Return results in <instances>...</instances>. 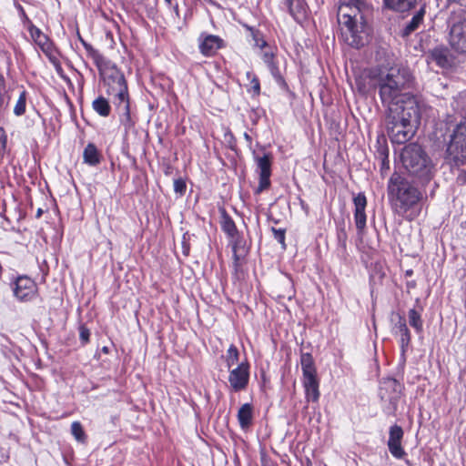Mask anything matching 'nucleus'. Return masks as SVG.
Segmentation results:
<instances>
[{
    "label": "nucleus",
    "mask_w": 466,
    "mask_h": 466,
    "mask_svg": "<svg viewBox=\"0 0 466 466\" xmlns=\"http://www.w3.org/2000/svg\"><path fill=\"white\" fill-rule=\"evenodd\" d=\"M5 77H4V76H3V75L0 73V86L5 87Z\"/></svg>",
    "instance_id": "obj_46"
},
{
    "label": "nucleus",
    "mask_w": 466,
    "mask_h": 466,
    "mask_svg": "<svg viewBox=\"0 0 466 466\" xmlns=\"http://www.w3.org/2000/svg\"><path fill=\"white\" fill-rule=\"evenodd\" d=\"M448 42L455 53L466 51V18L463 15L454 14L451 17Z\"/></svg>",
    "instance_id": "obj_8"
},
{
    "label": "nucleus",
    "mask_w": 466,
    "mask_h": 466,
    "mask_svg": "<svg viewBox=\"0 0 466 466\" xmlns=\"http://www.w3.org/2000/svg\"><path fill=\"white\" fill-rule=\"evenodd\" d=\"M106 79L109 86L108 93L116 96L117 99V102H116V106L122 111L126 116L127 122H128L130 120V106L127 85L124 75L116 66H112L106 75Z\"/></svg>",
    "instance_id": "obj_6"
},
{
    "label": "nucleus",
    "mask_w": 466,
    "mask_h": 466,
    "mask_svg": "<svg viewBox=\"0 0 466 466\" xmlns=\"http://www.w3.org/2000/svg\"><path fill=\"white\" fill-rule=\"evenodd\" d=\"M25 104H26V92L23 91L20 93V96L16 101V104L14 107V114L17 116H20L25 112Z\"/></svg>",
    "instance_id": "obj_32"
},
{
    "label": "nucleus",
    "mask_w": 466,
    "mask_h": 466,
    "mask_svg": "<svg viewBox=\"0 0 466 466\" xmlns=\"http://www.w3.org/2000/svg\"><path fill=\"white\" fill-rule=\"evenodd\" d=\"M79 337L83 343H87L89 341V337H90V332H89L88 329H86L85 327H81Z\"/></svg>",
    "instance_id": "obj_40"
},
{
    "label": "nucleus",
    "mask_w": 466,
    "mask_h": 466,
    "mask_svg": "<svg viewBox=\"0 0 466 466\" xmlns=\"http://www.w3.org/2000/svg\"><path fill=\"white\" fill-rule=\"evenodd\" d=\"M238 420L242 430L250 427L253 420V407L250 403H245L239 408Z\"/></svg>",
    "instance_id": "obj_20"
},
{
    "label": "nucleus",
    "mask_w": 466,
    "mask_h": 466,
    "mask_svg": "<svg viewBox=\"0 0 466 466\" xmlns=\"http://www.w3.org/2000/svg\"><path fill=\"white\" fill-rule=\"evenodd\" d=\"M44 54L48 57V59L50 60L51 63H53L54 65L57 64V59L54 55V45L53 44L49 46L48 53H44Z\"/></svg>",
    "instance_id": "obj_44"
},
{
    "label": "nucleus",
    "mask_w": 466,
    "mask_h": 466,
    "mask_svg": "<svg viewBox=\"0 0 466 466\" xmlns=\"http://www.w3.org/2000/svg\"><path fill=\"white\" fill-rule=\"evenodd\" d=\"M254 159L259 174V182L256 192L260 193L270 186L272 156L270 153H264L262 156L254 155Z\"/></svg>",
    "instance_id": "obj_10"
},
{
    "label": "nucleus",
    "mask_w": 466,
    "mask_h": 466,
    "mask_svg": "<svg viewBox=\"0 0 466 466\" xmlns=\"http://www.w3.org/2000/svg\"><path fill=\"white\" fill-rule=\"evenodd\" d=\"M392 332L395 336L400 337L401 353L404 355L410 342V333L407 327L406 319L400 315H398V320L392 328Z\"/></svg>",
    "instance_id": "obj_15"
},
{
    "label": "nucleus",
    "mask_w": 466,
    "mask_h": 466,
    "mask_svg": "<svg viewBox=\"0 0 466 466\" xmlns=\"http://www.w3.org/2000/svg\"><path fill=\"white\" fill-rule=\"evenodd\" d=\"M428 64L434 63L442 69L451 68L456 65V58L444 46H438L428 51L426 55Z\"/></svg>",
    "instance_id": "obj_9"
},
{
    "label": "nucleus",
    "mask_w": 466,
    "mask_h": 466,
    "mask_svg": "<svg viewBox=\"0 0 466 466\" xmlns=\"http://www.w3.org/2000/svg\"><path fill=\"white\" fill-rule=\"evenodd\" d=\"M41 214H42V210H41V208H39V209L37 210L36 217H37V218H39V217L41 216Z\"/></svg>",
    "instance_id": "obj_48"
},
{
    "label": "nucleus",
    "mask_w": 466,
    "mask_h": 466,
    "mask_svg": "<svg viewBox=\"0 0 466 466\" xmlns=\"http://www.w3.org/2000/svg\"><path fill=\"white\" fill-rule=\"evenodd\" d=\"M412 76L405 67H391L387 73H380L375 86L379 89L381 103L390 111L394 107L402 108L408 98H418L405 92L410 86Z\"/></svg>",
    "instance_id": "obj_1"
},
{
    "label": "nucleus",
    "mask_w": 466,
    "mask_h": 466,
    "mask_svg": "<svg viewBox=\"0 0 466 466\" xmlns=\"http://www.w3.org/2000/svg\"><path fill=\"white\" fill-rule=\"evenodd\" d=\"M249 380V365L241 362L229 370L228 381L234 391H240L247 388Z\"/></svg>",
    "instance_id": "obj_12"
},
{
    "label": "nucleus",
    "mask_w": 466,
    "mask_h": 466,
    "mask_svg": "<svg viewBox=\"0 0 466 466\" xmlns=\"http://www.w3.org/2000/svg\"><path fill=\"white\" fill-rule=\"evenodd\" d=\"M79 40L87 52V55L93 59L97 68L102 71L105 67H106L108 62L99 53V51L95 49L90 44L86 43L81 36H79Z\"/></svg>",
    "instance_id": "obj_21"
},
{
    "label": "nucleus",
    "mask_w": 466,
    "mask_h": 466,
    "mask_svg": "<svg viewBox=\"0 0 466 466\" xmlns=\"http://www.w3.org/2000/svg\"><path fill=\"white\" fill-rule=\"evenodd\" d=\"M354 203V220L359 233H361L366 227V213L365 208L367 206V198L363 193H359L353 198Z\"/></svg>",
    "instance_id": "obj_14"
},
{
    "label": "nucleus",
    "mask_w": 466,
    "mask_h": 466,
    "mask_svg": "<svg viewBox=\"0 0 466 466\" xmlns=\"http://www.w3.org/2000/svg\"><path fill=\"white\" fill-rule=\"evenodd\" d=\"M381 155L383 157H382L381 164H380V172H381V175L384 176L390 169V160H389L388 153L383 151V152H381Z\"/></svg>",
    "instance_id": "obj_37"
},
{
    "label": "nucleus",
    "mask_w": 466,
    "mask_h": 466,
    "mask_svg": "<svg viewBox=\"0 0 466 466\" xmlns=\"http://www.w3.org/2000/svg\"><path fill=\"white\" fill-rule=\"evenodd\" d=\"M221 46V39L213 35H207L199 45L201 53L209 56L213 55Z\"/></svg>",
    "instance_id": "obj_18"
},
{
    "label": "nucleus",
    "mask_w": 466,
    "mask_h": 466,
    "mask_svg": "<svg viewBox=\"0 0 466 466\" xmlns=\"http://www.w3.org/2000/svg\"><path fill=\"white\" fill-rule=\"evenodd\" d=\"M244 138L247 141V143L250 146L252 143V138L248 133H244Z\"/></svg>",
    "instance_id": "obj_45"
},
{
    "label": "nucleus",
    "mask_w": 466,
    "mask_h": 466,
    "mask_svg": "<svg viewBox=\"0 0 466 466\" xmlns=\"http://www.w3.org/2000/svg\"><path fill=\"white\" fill-rule=\"evenodd\" d=\"M420 122L419 98H408L402 108L387 111L385 123L387 133L394 144H404L413 137Z\"/></svg>",
    "instance_id": "obj_2"
},
{
    "label": "nucleus",
    "mask_w": 466,
    "mask_h": 466,
    "mask_svg": "<svg viewBox=\"0 0 466 466\" xmlns=\"http://www.w3.org/2000/svg\"><path fill=\"white\" fill-rule=\"evenodd\" d=\"M7 136L3 127H0V159L4 157L6 150Z\"/></svg>",
    "instance_id": "obj_35"
},
{
    "label": "nucleus",
    "mask_w": 466,
    "mask_h": 466,
    "mask_svg": "<svg viewBox=\"0 0 466 466\" xmlns=\"http://www.w3.org/2000/svg\"><path fill=\"white\" fill-rule=\"evenodd\" d=\"M403 430L400 426L394 424L390 427L388 448L390 454L396 459H401L406 454L404 449L401 446V441L403 439Z\"/></svg>",
    "instance_id": "obj_13"
},
{
    "label": "nucleus",
    "mask_w": 466,
    "mask_h": 466,
    "mask_svg": "<svg viewBox=\"0 0 466 466\" xmlns=\"http://www.w3.org/2000/svg\"><path fill=\"white\" fill-rule=\"evenodd\" d=\"M174 11L176 12L177 15H178V6L177 5H176L174 7H173Z\"/></svg>",
    "instance_id": "obj_47"
},
{
    "label": "nucleus",
    "mask_w": 466,
    "mask_h": 466,
    "mask_svg": "<svg viewBox=\"0 0 466 466\" xmlns=\"http://www.w3.org/2000/svg\"><path fill=\"white\" fill-rule=\"evenodd\" d=\"M300 364L303 373V379L317 378V371L314 360L311 354L302 353L300 356Z\"/></svg>",
    "instance_id": "obj_22"
},
{
    "label": "nucleus",
    "mask_w": 466,
    "mask_h": 466,
    "mask_svg": "<svg viewBox=\"0 0 466 466\" xmlns=\"http://www.w3.org/2000/svg\"><path fill=\"white\" fill-rule=\"evenodd\" d=\"M230 239L232 242V249H233L234 255L237 258V253L241 247V241L239 239V235L238 234V238H230Z\"/></svg>",
    "instance_id": "obj_42"
},
{
    "label": "nucleus",
    "mask_w": 466,
    "mask_h": 466,
    "mask_svg": "<svg viewBox=\"0 0 466 466\" xmlns=\"http://www.w3.org/2000/svg\"><path fill=\"white\" fill-rule=\"evenodd\" d=\"M262 59L268 67L270 66V65L275 64L274 56L271 52H264Z\"/></svg>",
    "instance_id": "obj_41"
},
{
    "label": "nucleus",
    "mask_w": 466,
    "mask_h": 466,
    "mask_svg": "<svg viewBox=\"0 0 466 466\" xmlns=\"http://www.w3.org/2000/svg\"><path fill=\"white\" fill-rule=\"evenodd\" d=\"M71 433L74 438L80 443L86 441V434L82 424L79 421H74L71 424Z\"/></svg>",
    "instance_id": "obj_30"
},
{
    "label": "nucleus",
    "mask_w": 466,
    "mask_h": 466,
    "mask_svg": "<svg viewBox=\"0 0 466 466\" xmlns=\"http://www.w3.org/2000/svg\"><path fill=\"white\" fill-rule=\"evenodd\" d=\"M389 194L395 198L404 209H408L420 199V191L398 173H393L388 186Z\"/></svg>",
    "instance_id": "obj_5"
},
{
    "label": "nucleus",
    "mask_w": 466,
    "mask_h": 466,
    "mask_svg": "<svg viewBox=\"0 0 466 466\" xmlns=\"http://www.w3.org/2000/svg\"><path fill=\"white\" fill-rule=\"evenodd\" d=\"M268 70L270 71L271 75L273 76V77L278 81V82H280L282 81V76L280 75V72H279V69L278 67V66L275 64L273 65H270V66L268 67Z\"/></svg>",
    "instance_id": "obj_39"
},
{
    "label": "nucleus",
    "mask_w": 466,
    "mask_h": 466,
    "mask_svg": "<svg viewBox=\"0 0 466 466\" xmlns=\"http://www.w3.org/2000/svg\"><path fill=\"white\" fill-rule=\"evenodd\" d=\"M184 254H185V255H187V254H188V248H184Z\"/></svg>",
    "instance_id": "obj_49"
},
{
    "label": "nucleus",
    "mask_w": 466,
    "mask_h": 466,
    "mask_svg": "<svg viewBox=\"0 0 466 466\" xmlns=\"http://www.w3.org/2000/svg\"><path fill=\"white\" fill-rule=\"evenodd\" d=\"M252 36H253V40L255 42V45L257 46H258L259 48H263L266 46L267 43L266 41L262 38L261 35L259 34V32L258 31H253L252 32Z\"/></svg>",
    "instance_id": "obj_38"
},
{
    "label": "nucleus",
    "mask_w": 466,
    "mask_h": 466,
    "mask_svg": "<svg viewBox=\"0 0 466 466\" xmlns=\"http://www.w3.org/2000/svg\"><path fill=\"white\" fill-rule=\"evenodd\" d=\"M400 157L404 168L418 183L424 185L432 179L435 165L421 146L417 143L405 146Z\"/></svg>",
    "instance_id": "obj_4"
},
{
    "label": "nucleus",
    "mask_w": 466,
    "mask_h": 466,
    "mask_svg": "<svg viewBox=\"0 0 466 466\" xmlns=\"http://www.w3.org/2000/svg\"><path fill=\"white\" fill-rule=\"evenodd\" d=\"M425 14L424 7H421L411 18V20L406 25V26L403 29L402 35L408 36L412 32H414L419 25L423 21V16Z\"/></svg>",
    "instance_id": "obj_25"
},
{
    "label": "nucleus",
    "mask_w": 466,
    "mask_h": 466,
    "mask_svg": "<svg viewBox=\"0 0 466 466\" xmlns=\"http://www.w3.org/2000/svg\"><path fill=\"white\" fill-rule=\"evenodd\" d=\"M391 390L394 393V396L390 397V400H395L398 398L399 394L401 390L400 383L392 378L386 379L381 383L380 390Z\"/></svg>",
    "instance_id": "obj_29"
},
{
    "label": "nucleus",
    "mask_w": 466,
    "mask_h": 466,
    "mask_svg": "<svg viewBox=\"0 0 466 466\" xmlns=\"http://www.w3.org/2000/svg\"><path fill=\"white\" fill-rule=\"evenodd\" d=\"M36 292V285L33 279L26 276L18 277L13 285L14 296L20 301L32 299Z\"/></svg>",
    "instance_id": "obj_11"
},
{
    "label": "nucleus",
    "mask_w": 466,
    "mask_h": 466,
    "mask_svg": "<svg viewBox=\"0 0 466 466\" xmlns=\"http://www.w3.org/2000/svg\"><path fill=\"white\" fill-rule=\"evenodd\" d=\"M167 4L171 5L172 0H165Z\"/></svg>",
    "instance_id": "obj_50"
},
{
    "label": "nucleus",
    "mask_w": 466,
    "mask_h": 466,
    "mask_svg": "<svg viewBox=\"0 0 466 466\" xmlns=\"http://www.w3.org/2000/svg\"><path fill=\"white\" fill-rule=\"evenodd\" d=\"M221 228L228 235L229 238H238V228L236 227L233 219L226 213V211L222 212L221 215Z\"/></svg>",
    "instance_id": "obj_24"
},
{
    "label": "nucleus",
    "mask_w": 466,
    "mask_h": 466,
    "mask_svg": "<svg viewBox=\"0 0 466 466\" xmlns=\"http://www.w3.org/2000/svg\"><path fill=\"white\" fill-rule=\"evenodd\" d=\"M338 21L341 25V35L352 47L360 48L367 41V25L360 5L343 4L339 7Z\"/></svg>",
    "instance_id": "obj_3"
},
{
    "label": "nucleus",
    "mask_w": 466,
    "mask_h": 466,
    "mask_svg": "<svg viewBox=\"0 0 466 466\" xmlns=\"http://www.w3.org/2000/svg\"><path fill=\"white\" fill-rule=\"evenodd\" d=\"M287 3L289 14L297 22L306 17L307 5L303 0H287Z\"/></svg>",
    "instance_id": "obj_19"
},
{
    "label": "nucleus",
    "mask_w": 466,
    "mask_h": 466,
    "mask_svg": "<svg viewBox=\"0 0 466 466\" xmlns=\"http://www.w3.org/2000/svg\"><path fill=\"white\" fill-rule=\"evenodd\" d=\"M186 182L182 178H177L174 180V191L180 196L184 195L186 192Z\"/></svg>",
    "instance_id": "obj_36"
},
{
    "label": "nucleus",
    "mask_w": 466,
    "mask_h": 466,
    "mask_svg": "<svg viewBox=\"0 0 466 466\" xmlns=\"http://www.w3.org/2000/svg\"><path fill=\"white\" fill-rule=\"evenodd\" d=\"M247 78L250 80L251 89L253 90L255 95H259L260 93V84L258 78L253 75L251 72L247 73Z\"/></svg>",
    "instance_id": "obj_33"
},
{
    "label": "nucleus",
    "mask_w": 466,
    "mask_h": 466,
    "mask_svg": "<svg viewBox=\"0 0 466 466\" xmlns=\"http://www.w3.org/2000/svg\"><path fill=\"white\" fill-rule=\"evenodd\" d=\"M409 323L415 329L417 333H421L423 330V320L421 319V310L410 309L408 312Z\"/></svg>",
    "instance_id": "obj_28"
},
{
    "label": "nucleus",
    "mask_w": 466,
    "mask_h": 466,
    "mask_svg": "<svg viewBox=\"0 0 466 466\" xmlns=\"http://www.w3.org/2000/svg\"><path fill=\"white\" fill-rule=\"evenodd\" d=\"M84 162L90 165L96 166L99 164L100 157L96 147L94 144H88L83 153Z\"/></svg>",
    "instance_id": "obj_26"
},
{
    "label": "nucleus",
    "mask_w": 466,
    "mask_h": 466,
    "mask_svg": "<svg viewBox=\"0 0 466 466\" xmlns=\"http://www.w3.org/2000/svg\"><path fill=\"white\" fill-rule=\"evenodd\" d=\"M446 160L453 167H460L466 163V125L456 126L446 149Z\"/></svg>",
    "instance_id": "obj_7"
},
{
    "label": "nucleus",
    "mask_w": 466,
    "mask_h": 466,
    "mask_svg": "<svg viewBox=\"0 0 466 466\" xmlns=\"http://www.w3.org/2000/svg\"><path fill=\"white\" fill-rule=\"evenodd\" d=\"M417 0H383L386 8L396 12H406L415 6Z\"/></svg>",
    "instance_id": "obj_23"
},
{
    "label": "nucleus",
    "mask_w": 466,
    "mask_h": 466,
    "mask_svg": "<svg viewBox=\"0 0 466 466\" xmlns=\"http://www.w3.org/2000/svg\"><path fill=\"white\" fill-rule=\"evenodd\" d=\"M305 398L307 401L317 402L319 399V380L317 378L303 379Z\"/></svg>",
    "instance_id": "obj_17"
},
{
    "label": "nucleus",
    "mask_w": 466,
    "mask_h": 466,
    "mask_svg": "<svg viewBox=\"0 0 466 466\" xmlns=\"http://www.w3.org/2000/svg\"><path fill=\"white\" fill-rule=\"evenodd\" d=\"M44 54L48 57V59L50 60L51 63H53L54 65L57 64V59L54 55V45L53 44L49 46L48 53H44Z\"/></svg>",
    "instance_id": "obj_43"
},
{
    "label": "nucleus",
    "mask_w": 466,
    "mask_h": 466,
    "mask_svg": "<svg viewBox=\"0 0 466 466\" xmlns=\"http://www.w3.org/2000/svg\"><path fill=\"white\" fill-rule=\"evenodd\" d=\"M239 352L237 347L233 344L229 346L227 350L226 363L228 368L230 370L235 364L238 362Z\"/></svg>",
    "instance_id": "obj_31"
},
{
    "label": "nucleus",
    "mask_w": 466,
    "mask_h": 466,
    "mask_svg": "<svg viewBox=\"0 0 466 466\" xmlns=\"http://www.w3.org/2000/svg\"><path fill=\"white\" fill-rule=\"evenodd\" d=\"M28 30L32 39L40 47L42 52L48 53L49 46L53 44L50 38L34 25H31Z\"/></svg>",
    "instance_id": "obj_16"
},
{
    "label": "nucleus",
    "mask_w": 466,
    "mask_h": 466,
    "mask_svg": "<svg viewBox=\"0 0 466 466\" xmlns=\"http://www.w3.org/2000/svg\"><path fill=\"white\" fill-rule=\"evenodd\" d=\"M272 232H273L274 238L279 244H281L283 248H286V244H285V233H286V231H285V229L272 228Z\"/></svg>",
    "instance_id": "obj_34"
},
{
    "label": "nucleus",
    "mask_w": 466,
    "mask_h": 466,
    "mask_svg": "<svg viewBox=\"0 0 466 466\" xmlns=\"http://www.w3.org/2000/svg\"><path fill=\"white\" fill-rule=\"evenodd\" d=\"M93 109L101 116L106 117L110 115L111 106L108 101L103 97L98 96L92 103Z\"/></svg>",
    "instance_id": "obj_27"
}]
</instances>
